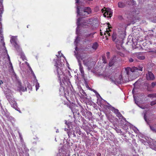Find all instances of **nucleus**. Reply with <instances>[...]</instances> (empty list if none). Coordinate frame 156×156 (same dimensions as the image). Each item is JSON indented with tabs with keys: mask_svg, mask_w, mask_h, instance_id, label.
<instances>
[{
	"mask_svg": "<svg viewBox=\"0 0 156 156\" xmlns=\"http://www.w3.org/2000/svg\"><path fill=\"white\" fill-rule=\"evenodd\" d=\"M2 83H3V82L1 80L0 81V86H1V84Z\"/></svg>",
	"mask_w": 156,
	"mask_h": 156,
	"instance_id": "51",
	"label": "nucleus"
},
{
	"mask_svg": "<svg viewBox=\"0 0 156 156\" xmlns=\"http://www.w3.org/2000/svg\"><path fill=\"white\" fill-rule=\"evenodd\" d=\"M127 1L126 0H122L118 2V6L119 8H123L126 6Z\"/></svg>",
	"mask_w": 156,
	"mask_h": 156,
	"instance_id": "11",
	"label": "nucleus"
},
{
	"mask_svg": "<svg viewBox=\"0 0 156 156\" xmlns=\"http://www.w3.org/2000/svg\"><path fill=\"white\" fill-rule=\"evenodd\" d=\"M58 55H56L58 58V59H54V60L55 61L54 66L55 67L56 71L58 74V79L61 81V80H62L64 78V75L63 71L62 70V67L64 66L62 62L59 60V57L62 56L65 58V57L61 53V51H58Z\"/></svg>",
	"mask_w": 156,
	"mask_h": 156,
	"instance_id": "2",
	"label": "nucleus"
},
{
	"mask_svg": "<svg viewBox=\"0 0 156 156\" xmlns=\"http://www.w3.org/2000/svg\"><path fill=\"white\" fill-rule=\"evenodd\" d=\"M20 90H22V91H24V90H23V88L20 85Z\"/></svg>",
	"mask_w": 156,
	"mask_h": 156,
	"instance_id": "41",
	"label": "nucleus"
},
{
	"mask_svg": "<svg viewBox=\"0 0 156 156\" xmlns=\"http://www.w3.org/2000/svg\"><path fill=\"white\" fill-rule=\"evenodd\" d=\"M21 57L23 60H24V59H25V57L24 56H21Z\"/></svg>",
	"mask_w": 156,
	"mask_h": 156,
	"instance_id": "45",
	"label": "nucleus"
},
{
	"mask_svg": "<svg viewBox=\"0 0 156 156\" xmlns=\"http://www.w3.org/2000/svg\"><path fill=\"white\" fill-rule=\"evenodd\" d=\"M110 30V29H109V28H108V29H106V30L105 32L104 33V35H105V37H107V35H108V36H110V34L109 33V32Z\"/></svg>",
	"mask_w": 156,
	"mask_h": 156,
	"instance_id": "18",
	"label": "nucleus"
},
{
	"mask_svg": "<svg viewBox=\"0 0 156 156\" xmlns=\"http://www.w3.org/2000/svg\"><path fill=\"white\" fill-rule=\"evenodd\" d=\"M111 80L115 84H120L124 82L122 75H120L118 78L117 76H112L110 78Z\"/></svg>",
	"mask_w": 156,
	"mask_h": 156,
	"instance_id": "7",
	"label": "nucleus"
},
{
	"mask_svg": "<svg viewBox=\"0 0 156 156\" xmlns=\"http://www.w3.org/2000/svg\"><path fill=\"white\" fill-rule=\"evenodd\" d=\"M91 34H89L87 35V37H89V36H90Z\"/></svg>",
	"mask_w": 156,
	"mask_h": 156,
	"instance_id": "50",
	"label": "nucleus"
},
{
	"mask_svg": "<svg viewBox=\"0 0 156 156\" xmlns=\"http://www.w3.org/2000/svg\"><path fill=\"white\" fill-rule=\"evenodd\" d=\"M155 104H156V99L151 102L150 105L151 106H153Z\"/></svg>",
	"mask_w": 156,
	"mask_h": 156,
	"instance_id": "26",
	"label": "nucleus"
},
{
	"mask_svg": "<svg viewBox=\"0 0 156 156\" xmlns=\"http://www.w3.org/2000/svg\"><path fill=\"white\" fill-rule=\"evenodd\" d=\"M89 1H92L93 0H88Z\"/></svg>",
	"mask_w": 156,
	"mask_h": 156,
	"instance_id": "58",
	"label": "nucleus"
},
{
	"mask_svg": "<svg viewBox=\"0 0 156 156\" xmlns=\"http://www.w3.org/2000/svg\"><path fill=\"white\" fill-rule=\"evenodd\" d=\"M27 90V89L26 88H25V90Z\"/></svg>",
	"mask_w": 156,
	"mask_h": 156,
	"instance_id": "56",
	"label": "nucleus"
},
{
	"mask_svg": "<svg viewBox=\"0 0 156 156\" xmlns=\"http://www.w3.org/2000/svg\"><path fill=\"white\" fill-rule=\"evenodd\" d=\"M65 124L67 126V127L68 128L70 129V126L71 125V122H67V121H66Z\"/></svg>",
	"mask_w": 156,
	"mask_h": 156,
	"instance_id": "22",
	"label": "nucleus"
},
{
	"mask_svg": "<svg viewBox=\"0 0 156 156\" xmlns=\"http://www.w3.org/2000/svg\"><path fill=\"white\" fill-rule=\"evenodd\" d=\"M132 1H133V0H132Z\"/></svg>",
	"mask_w": 156,
	"mask_h": 156,
	"instance_id": "63",
	"label": "nucleus"
},
{
	"mask_svg": "<svg viewBox=\"0 0 156 156\" xmlns=\"http://www.w3.org/2000/svg\"><path fill=\"white\" fill-rule=\"evenodd\" d=\"M87 41H90V40H88V39H85V41H84V42H86Z\"/></svg>",
	"mask_w": 156,
	"mask_h": 156,
	"instance_id": "48",
	"label": "nucleus"
},
{
	"mask_svg": "<svg viewBox=\"0 0 156 156\" xmlns=\"http://www.w3.org/2000/svg\"><path fill=\"white\" fill-rule=\"evenodd\" d=\"M74 52L75 53V55L77 60L78 65L79 66L80 71L82 75H83L84 74V71L80 59L82 61L84 65L87 67L89 69H90L94 65L92 59L90 57H88V56L87 55L80 56L79 55L77 54L75 51H74Z\"/></svg>",
	"mask_w": 156,
	"mask_h": 156,
	"instance_id": "1",
	"label": "nucleus"
},
{
	"mask_svg": "<svg viewBox=\"0 0 156 156\" xmlns=\"http://www.w3.org/2000/svg\"><path fill=\"white\" fill-rule=\"evenodd\" d=\"M125 81L126 82L127 81H128L126 80H125Z\"/></svg>",
	"mask_w": 156,
	"mask_h": 156,
	"instance_id": "57",
	"label": "nucleus"
},
{
	"mask_svg": "<svg viewBox=\"0 0 156 156\" xmlns=\"http://www.w3.org/2000/svg\"><path fill=\"white\" fill-rule=\"evenodd\" d=\"M147 97L151 98H156V93H154L148 95Z\"/></svg>",
	"mask_w": 156,
	"mask_h": 156,
	"instance_id": "21",
	"label": "nucleus"
},
{
	"mask_svg": "<svg viewBox=\"0 0 156 156\" xmlns=\"http://www.w3.org/2000/svg\"><path fill=\"white\" fill-rule=\"evenodd\" d=\"M146 78L147 80H153L155 79L153 74L150 71H148L146 74Z\"/></svg>",
	"mask_w": 156,
	"mask_h": 156,
	"instance_id": "10",
	"label": "nucleus"
},
{
	"mask_svg": "<svg viewBox=\"0 0 156 156\" xmlns=\"http://www.w3.org/2000/svg\"><path fill=\"white\" fill-rule=\"evenodd\" d=\"M97 156H101V154L100 153H98L97 154Z\"/></svg>",
	"mask_w": 156,
	"mask_h": 156,
	"instance_id": "47",
	"label": "nucleus"
},
{
	"mask_svg": "<svg viewBox=\"0 0 156 156\" xmlns=\"http://www.w3.org/2000/svg\"><path fill=\"white\" fill-rule=\"evenodd\" d=\"M128 5H130V4H129V3H128Z\"/></svg>",
	"mask_w": 156,
	"mask_h": 156,
	"instance_id": "60",
	"label": "nucleus"
},
{
	"mask_svg": "<svg viewBox=\"0 0 156 156\" xmlns=\"http://www.w3.org/2000/svg\"><path fill=\"white\" fill-rule=\"evenodd\" d=\"M133 130H134V132H135L136 133H137V131H138V129H136V128H135V129H133Z\"/></svg>",
	"mask_w": 156,
	"mask_h": 156,
	"instance_id": "39",
	"label": "nucleus"
},
{
	"mask_svg": "<svg viewBox=\"0 0 156 156\" xmlns=\"http://www.w3.org/2000/svg\"><path fill=\"white\" fill-rule=\"evenodd\" d=\"M144 119L145 120V121L146 122H147V116L146 115V114H144Z\"/></svg>",
	"mask_w": 156,
	"mask_h": 156,
	"instance_id": "37",
	"label": "nucleus"
},
{
	"mask_svg": "<svg viewBox=\"0 0 156 156\" xmlns=\"http://www.w3.org/2000/svg\"><path fill=\"white\" fill-rule=\"evenodd\" d=\"M31 74H33V75L34 77L35 78V79H36V77L35 76L33 71V70H31Z\"/></svg>",
	"mask_w": 156,
	"mask_h": 156,
	"instance_id": "34",
	"label": "nucleus"
},
{
	"mask_svg": "<svg viewBox=\"0 0 156 156\" xmlns=\"http://www.w3.org/2000/svg\"><path fill=\"white\" fill-rule=\"evenodd\" d=\"M102 60L103 63H107V60L105 55H103L102 56Z\"/></svg>",
	"mask_w": 156,
	"mask_h": 156,
	"instance_id": "23",
	"label": "nucleus"
},
{
	"mask_svg": "<svg viewBox=\"0 0 156 156\" xmlns=\"http://www.w3.org/2000/svg\"><path fill=\"white\" fill-rule=\"evenodd\" d=\"M13 76H14V77L16 79H17V76L16 74L15 73H14Z\"/></svg>",
	"mask_w": 156,
	"mask_h": 156,
	"instance_id": "43",
	"label": "nucleus"
},
{
	"mask_svg": "<svg viewBox=\"0 0 156 156\" xmlns=\"http://www.w3.org/2000/svg\"><path fill=\"white\" fill-rule=\"evenodd\" d=\"M113 112H114L117 115L118 112H119V110L117 109H116L115 108L113 107Z\"/></svg>",
	"mask_w": 156,
	"mask_h": 156,
	"instance_id": "25",
	"label": "nucleus"
},
{
	"mask_svg": "<svg viewBox=\"0 0 156 156\" xmlns=\"http://www.w3.org/2000/svg\"><path fill=\"white\" fill-rule=\"evenodd\" d=\"M72 131H68L67 132V134L69 136H70L72 134Z\"/></svg>",
	"mask_w": 156,
	"mask_h": 156,
	"instance_id": "31",
	"label": "nucleus"
},
{
	"mask_svg": "<svg viewBox=\"0 0 156 156\" xmlns=\"http://www.w3.org/2000/svg\"><path fill=\"white\" fill-rule=\"evenodd\" d=\"M26 63H27V65L28 66V67H29V69H30V71H31V70H32V69H31V67H30L29 66V64L28 63V62H26Z\"/></svg>",
	"mask_w": 156,
	"mask_h": 156,
	"instance_id": "40",
	"label": "nucleus"
},
{
	"mask_svg": "<svg viewBox=\"0 0 156 156\" xmlns=\"http://www.w3.org/2000/svg\"><path fill=\"white\" fill-rule=\"evenodd\" d=\"M138 106L140 108H141L143 109H144L145 108H147V107H148L147 105H146L145 106L142 105L141 106H140L138 105Z\"/></svg>",
	"mask_w": 156,
	"mask_h": 156,
	"instance_id": "27",
	"label": "nucleus"
},
{
	"mask_svg": "<svg viewBox=\"0 0 156 156\" xmlns=\"http://www.w3.org/2000/svg\"><path fill=\"white\" fill-rule=\"evenodd\" d=\"M6 97L12 106L13 108L16 109V108L17 107V103L16 101L15 100L13 96L11 95L10 94H6Z\"/></svg>",
	"mask_w": 156,
	"mask_h": 156,
	"instance_id": "6",
	"label": "nucleus"
},
{
	"mask_svg": "<svg viewBox=\"0 0 156 156\" xmlns=\"http://www.w3.org/2000/svg\"><path fill=\"white\" fill-rule=\"evenodd\" d=\"M72 111L73 112V110H72Z\"/></svg>",
	"mask_w": 156,
	"mask_h": 156,
	"instance_id": "61",
	"label": "nucleus"
},
{
	"mask_svg": "<svg viewBox=\"0 0 156 156\" xmlns=\"http://www.w3.org/2000/svg\"><path fill=\"white\" fill-rule=\"evenodd\" d=\"M117 132L121 133H122V132L121 131V130L118 129Z\"/></svg>",
	"mask_w": 156,
	"mask_h": 156,
	"instance_id": "46",
	"label": "nucleus"
},
{
	"mask_svg": "<svg viewBox=\"0 0 156 156\" xmlns=\"http://www.w3.org/2000/svg\"><path fill=\"white\" fill-rule=\"evenodd\" d=\"M8 60L9 61H10V58H9V55L8 56Z\"/></svg>",
	"mask_w": 156,
	"mask_h": 156,
	"instance_id": "53",
	"label": "nucleus"
},
{
	"mask_svg": "<svg viewBox=\"0 0 156 156\" xmlns=\"http://www.w3.org/2000/svg\"><path fill=\"white\" fill-rule=\"evenodd\" d=\"M133 91H134V90L133 89V90H132V92H133Z\"/></svg>",
	"mask_w": 156,
	"mask_h": 156,
	"instance_id": "59",
	"label": "nucleus"
},
{
	"mask_svg": "<svg viewBox=\"0 0 156 156\" xmlns=\"http://www.w3.org/2000/svg\"><path fill=\"white\" fill-rule=\"evenodd\" d=\"M77 6V16H80L83 17H85L87 16L88 15L91 14L92 12V10L90 7H84L81 10L80 12L79 8L78 5Z\"/></svg>",
	"mask_w": 156,
	"mask_h": 156,
	"instance_id": "3",
	"label": "nucleus"
},
{
	"mask_svg": "<svg viewBox=\"0 0 156 156\" xmlns=\"http://www.w3.org/2000/svg\"><path fill=\"white\" fill-rule=\"evenodd\" d=\"M134 101H135V103L137 105H138V106L139 105H138V104L139 103L138 102V101H136V98H135V97H134Z\"/></svg>",
	"mask_w": 156,
	"mask_h": 156,
	"instance_id": "33",
	"label": "nucleus"
},
{
	"mask_svg": "<svg viewBox=\"0 0 156 156\" xmlns=\"http://www.w3.org/2000/svg\"><path fill=\"white\" fill-rule=\"evenodd\" d=\"M150 127L151 129L154 133H156V129H155L154 127L150 126Z\"/></svg>",
	"mask_w": 156,
	"mask_h": 156,
	"instance_id": "24",
	"label": "nucleus"
},
{
	"mask_svg": "<svg viewBox=\"0 0 156 156\" xmlns=\"http://www.w3.org/2000/svg\"><path fill=\"white\" fill-rule=\"evenodd\" d=\"M93 91L98 96L100 97H101L100 94L95 90H93Z\"/></svg>",
	"mask_w": 156,
	"mask_h": 156,
	"instance_id": "36",
	"label": "nucleus"
},
{
	"mask_svg": "<svg viewBox=\"0 0 156 156\" xmlns=\"http://www.w3.org/2000/svg\"><path fill=\"white\" fill-rule=\"evenodd\" d=\"M81 19L80 18H79L77 20V27L76 28V33L77 34L78 31V26L80 25V21Z\"/></svg>",
	"mask_w": 156,
	"mask_h": 156,
	"instance_id": "17",
	"label": "nucleus"
},
{
	"mask_svg": "<svg viewBox=\"0 0 156 156\" xmlns=\"http://www.w3.org/2000/svg\"><path fill=\"white\" fill-rule=\"evenodd\" d=\"M80 39L78 36L76 37L75 41H74V44L76 46L75 47V50L77 51L78 50V48H77V44L79 42Z\"/></svg>",
	"mask_w": 156,
	"mask_h": 156,
	"instance_id": "16",
	"label": "nucleus"
},
{
	"mask_svg": "<svg viewBox=\"0 0 156 156\" xmlns=\"http://www.w3.org/2000/svg\"><path fill=\"white\" fill-rule=\"evenodd\" d=\"M3 11L4 9L2 5V0H0V16H2L1 15L3 13Z\"/></svg>",
	"mask_w": 156,
	"mask_h": 156,
	"instance_id": "14",
	"label": "nucleus"
},
{
	"mask_svg": "<svg viewBox=\"0 0 156 156\" xmlns=\"http://www.w3.org/2000/svg\"><path fill=\"white\" fill-rule=\"evenodd\" d=\"M1 32H2L1 30H0V34L1 33Z\"/></svg>",
	"mask_w": 156,
	"mask_h": 156,
	"instance_id": "55",
	"label": "nucleus"
},
{
	"mask_svg": "<svg viewBox=\"0 0 156 156\" xmlns=\"http://www.w3.org/2000/svg\"><path fill=\"white\" fill-rule=\"evenodd\" d=\"M116 57L115 56L113 57L112 58L110 59L109 62V66L110 67L114 65L115 62H116Z\"/></svg>",
	"mask_w": 156,
	"mask_h": 156,
	"instance_id": "12",
	"label": "nucleus"
},
{
	"mask_svg": "<svg viewBox=\"0 0 156 156\" xmlns=\"http://www.w3.org/2000/svg\"><path fill=\"white\" fill-rule=\"evenodd\" d=\"M98 46V44L97 43H94L92 46V48L94 50H96Z\"/></svg>",
	"mask_w": 156,
	"mask_h": 156,
	"instance_id": "19",
	"label": "nucleus"
},
{
	"mask_svg": "<svg viewBox=\"0 0 156 156\" xmlns=\"http://www.w3.org/2000/svg\"><path fill=\"white\" fill-rule=\"evenodd\" d=\"M136 58L139 59L143 60L145 58L144 56L142 55L141 53H136Z\"/></svg>",
	"mask_w": 156,
	"mask_h": 156,
	"instance_id": "15",
	"label": "nucleus"
},
{
	"mask_svg": "<svg viewBox=\"0 0 156 156\" xmlns=\"http://www.w3.org/2000/svg\"><path fill=\"white\" fill-rule=\"evenodd\" d=\"M156 86V82H153L151 83V87L153 88L154 86Z\"/></svg>",
	"mask_w": 156,
	"mask_h": 156,
	"instance_id": "29",
	"label": "nucleus"
},
{
	"mask_svg": "<svg viewBox=\"0 0 156 156\" xmlns=\"http://www.w3.org/2000/svg\"><path fill=\"white\" fill-rule=\"evenodd\" d=\"M76 3H78L79 2V0H76Z\"/></svg>",
	"mask_w": 156,
	"mask_h": 156,
	"instance_id": "52",
	"label": "nucleus"
},
{
	"mask_svg": "<svg viewBox=\"0 0 156 156\" xmlns=\"http://www.w3.org/2000/svg\"><path fill=\"white\" fill-rule=\"evenodd\" d=\"M35 82V87H36V90L39 89V83L37 82V80L36 79Z\"/></svg>",
	"mask_w": 156,
	"mask_h": 156,
	"instance_id": "20",
	"label": "nucleus"
},
{
	"mask_svg": "<svg viewBox=\"0 0 156 156\" xmlns=\"http://www.w3.org/2000/svg\"><path fill=\"white\" fill-rule=\"evenodd\" d=\"M102 12L103 13V15L105 17L110 18L112 16V12L111 9L109 8H104L102 10Z\"/></svg>",
	"mask_w": 156,
	"mask_h": 156,
	"instance_id": "8",
	"label": "nucleus"
},
{
	"mask_svg": "<svg viewBox=\"0 0 156 156\" xmlns=\"http://www.w3.org/2000/svg\"><path fill=\"white\" fill-rule=\"evenodd\" d=\"M143 69V66L142 65H140L137 67H134L131 68L130 67H128L125 69V70L126 72V73L128 75V76L129 77V76L130 74L131 73H133V72H138V71H142Z\"/></svg>",
	"mask_w": 156,
	"mask_h": 156,
	"instance_id": "5",
	"label": "nucleus"
},
{
	"mask_svg": "<svg viewBox=\"0 0 156 156\" xmlns=\"http://www.w3.org/2000/svg\"><path fill=\"white\" fill-rule=\"evenodd\" d=\"M18 133L19 134V136L20 138V139L21 140L22 139V135L21 134V133H20L19 131H18Z\"/></svg>",
	"mask_w": 156,
	"mask_h": 156,
	"instance_id": "38",
	"label": "nucleus"
},
{
	"mask_svg": "<svg viewBox=\"0 0 156 156\" xmlns=\"http://www.w3.org/2000/svg\"><path fill=\"white\" fill-rule=\"evenodd\" d=\"M116 115L119 118L123 117V116L120 112H118V114Z\"/></svg>",
	"mask_w": 156,
	"mask_h": 156,
	"instance_id": "28",
	"label": "nucleus"
},
{
	"mask_svg": "<svg viewBox=\"0 0 156 156\" xmlns=\"http://www.w3.org/2000/svg\"><path fill=\"white\" fill-rule=\"evenodd\" d=\"M86 118L88 119L89 120H90L92 118V113L90 112H88L86 113L85 116Z\"/></svg>",
	"mask_w": 156,
	"mask_h": 156,
	"instance_id": "13",
	"label": "nucleus"
},
{
	"mask_svg": "<svg viewBox=\"0 0 156 156\" xmlns=\"http://www.w3.org/2000/svg\"><path fill=\"white\" fill-rule=\"evenodd\" d=\"M5 45V43H4H4H3V46H4V45Z\"/></svg>",
	"mask_w": 156,
	"mask_h": 156,
	"instance_id": "54",
	"label": "nucleus"
},
{
	"mask_svg": "<svg viewBox=\"0 0 156 156\" xmlns=\"http://www.w3.org/2000/svg\"><path fill=\"white\" fill-rule=\"evenodd\" d=\"M31 74H33V75L34 77L35 78V79H36V77L35 76L33 71V70H31Z\"/></svg>",
	"mask_w": 156,
	"mask_h": 156,
	"instance_id": "35",
	"label": "nucleus"
},
{
	"mask_svg": "<svg viewBox=\"0 0 156 156\" xmlns=\"http://www.w3.org/2000/svg\"><path fill=\"white\" fill-rule=\"evenodd\" d=\"M64 130L65 131H67V132L68 131V129H67V128H65Z\"/></svg>",
	"mask_w": 156,
	"mask_h": 156,
	"instance_id": "49",
	"label": "nucleus"
},
{
	"mask_svg": "<svg viewBox=\"0 0 156 156\" xmlns=\"http://www.w3.org/2000/svg\"><path fill=\"white\" fill-rule=\"evenodd\" d=\"M17 39V36H12L10 40L11 43L13 44L15 48L17 49L19 48V46L16 42Z\"/></svg>",
	"mask_w": 156,
	"mask_h": 156,
	"instance_id": "9",
	"label": "nucleus"
},
{
	"mask_svg": "<svg viewBox=\"0 0 156 156\" xmlns=\"http://www.w3.org/2000/svg\"><path fill=\"white\" fill-rule=\"evenodd\" d=\"M129 61L130 62H133L134 61V59H133L132 58H129Z\"/></svg>",
	"mask_w": 156,
	"mask_h": 156,
	"instance_id": "30",
	"label": "nucleus"
},
{
	"mask_svg": "<svg viewBox=\"0 0 156 156\" xmlns=\"http://www.w3.org/2000/svg\"><path fill=\"white\" fill-rule=\"evenodd\" d=\"M106 56L108 58H110V53L109 52H107L106 53Z\"/></svg>",
	"mask_w": 156,
	"mask_h": 156,
	"instance_id": "32",
	"label": "nucleus"
},
{
	"mask_svg": "<svg viewBox=\"0 0 156 156\" xmlns=\"http://www.w3.org/2000/svg\"><path fill=\"white\" fill-rule=\"evenodd\" d=\"M112 40L115 41L117 44L119 45H121L123 43V40L124 39V34H121L118 35L117 37L115 34L113 33L112 36Z\"/></svg>",
	"mask_w": 156,
	"mask_h": 156,
	"instance_id": "4",
	"label": "nucleus"
},
{
	"mask_svg": "<svg viewBox=\"0 0 156 156\" xmlns=\"http://www.w3.org/2000/svg\"><path fill=\"white\" fill-rule=\"evenodd\" d=\"M72 134H73V137H76V135L75 134V133H74V132H73V133H72Z\"/></svg>",
	"mask_w": 156,
	"mask_h": 156,
	"instance_id": "44",
	"label": "nucleus"
},
{
	"mask_svg": "<svg viewBox=\"0 0 156 156\" xmlns=\"http://www.w3.org/2000/svg\"><path fill=\"white\" fill-rule=\"evenodd\" d=\"M82 93L83 94L86 95V93H85V92L82 89Z\"/></svg>",
	"mask_w": 156,
	"mask_h": 156,
	"instance_id": "42",
	"label": "nucleus"
},
{
	"mask_svg": "<svg viewBox=\"0 0 156 156\" xmlns=\"http://www.w3.org/2000/svg\"><path fill=\"white\" fill-rule=\"evenodd\" d=\"M155 150H156V149Z\"/></svg>",
	"mask_w": 156,
	"mask_h": 156,
	"instance_id": "64",
	"label": "nucleus"
},
{
	"mask_svg": "<svg viewBox=\"0 0 156 156\" xmlns=\"http://www.w3.org/2000/svg\"><path fill=\"white\" fill-rule=\"evenodd\" d=\"M28 26H27V27L28 28Z\"/></svg>",
	"mask_w": 156,
	"mask_h": 156,
	"instance_id": "62",
	"label": "nucleus"
}]
</instances>
